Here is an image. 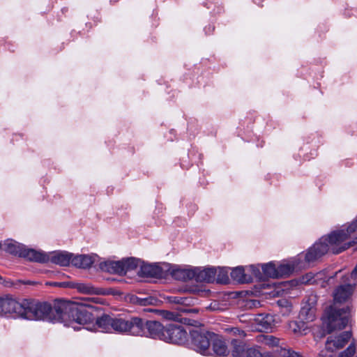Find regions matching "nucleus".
I'll list each match as a JSON object with an SVG mask.
<instances>
[{"label":"nucleus","instance_id":"bb28decb","mask_svg":"<svg viewBox=\"0 0 357 357\" xmlns=\"http://www.w3.org/2000/svg\"><path fill=\"white\" fill-rule=\"evenodd\" d=\"M294 266L291 264H280L277 267L278 278H284L289 276L294 271Z\"/></svg>","mask_w":357,"mask_h":357},{"label":"nucleus","instance_id":"49530a36","mask_svg":"<svg viewBox=\"0 0 357 357\" xmlns=\"http://www.w3.org/2000/svg\"><path fill=\"white\" fill-rule=\"evenodd\" d=\"M47 284L50 285H53V286H56V287L59 286V282H49Z\"/></svg>","mask_w":357,"mask_h":357},{"label":"nucleus","instance_id":"c85d7f7f","mask_svg":"<svg viewBox=\"0 0 357 357\" xmlns=\"http://www.w3.org/2000/svg\"><path fill=\"white\" fill-rule=\"evenodd\" d=\"M231 277L236 281L243 283L248 281L246 275L245 274L244 268L238 266L232 269L231 272Z\"/></svg>","mask_w":357,"mask_h":357},{"label":"nucleus","instance_id":"9b49d317","mask_svg":"<svg viewBox=\"0 0 357 357\" xmlns=\"http://www.w3.org/2000/svg\"><path fill=\"white\" fill-rule=\"evenodd\" d=\"M195 280L200 282L212 283L215 280L217 268L208 267L202 269L200 267H195Z\"/></svg>","mask_w":357,"mask_h":357},{"label":"nucleus","instance_id":"cd10ccee","mask_svg":"<svg viewBox=\"0 0 357 357\" xmlns=\"http://www.w3.org/2000/svg\"><path fill=\"white\" fill-rule=\"evenodd\" d=\"M300 318L304 321H312L316 317V312L310 307L303 306L299 313Z\"/></svg>","mask_w":357,"mask_h":357},{"label":"nucleus","instance_id":"aec40b11","mask_svg":"<svg viewBox=\"0 0 357 357\" xmlns=\"http://www.w3.org/2000/svg\"><path fill=\"white\" fill-rule=\"evenodd\" d=\"M24 247V245L13 239H8L2 244V248L4 251L10 255L19 257H21V252H22Z\"/></svg>","mask_w":357,"mask_h":357},{"label":"nucleus","instance_id":"dca6fc26","mask_svg":"<svg viewBox=\"0 0 357 357\" xmlns=\"http://www.w3.org/2000/svg\"><path fill=\"white\" fill-rule=\"evenodd\" d=\"M123 264L122 261H107L100 264L102 271L120 275H124Z\"/></svg>","mask_w":357,"mask_h":357},{"label":"nucleus","instance_id":"473e14b6","mask_svg":"<svg viewBox=\"0 0 357 357\" xmlns=\"http://www.w3.org/2000/svg\"><path fill=\"white\" fill-rule=\"evenodd\" d=\"M317 296L314 294H310L305 298L304 307H307L317 312Z\"/></svg>","mask_w":357,"mask_h":357},{"label":"nucleus","instance_id":"9d476101","mask_svg":"<svg viewBox=\"0 0 357 357\" xmlns=\"http://www.w3.org/2000/svg\"><path fill=\"white\" fill-rule=\"evenodd\" d=\"M322 242L319 239L318 242L315 243L307 250L304 255L305 262L308 264L314 262L328 252V248L326 243Z\"/></svg>","mask_w":357,"mask_h":357},{"label":"nucleus","instance_id":"7ed1b4c3","mask_svg":"<svg viewBox=\"0 0 357 357\" xmlns=\"http://www.w3.org/2000/svg\"><path fill=\"white\" fill-rule=\"evenodd\" d=\"M64 300L57 299L53 305L48 302L35 299H24L22 318L30 320H43L61 322L62 311H58L56 306Z\"/></svg>","mask_w":357,"mask_h":357},{"label":"nucleus","instance_id":"39448f33","mask_svg":"<svg viewBox=\"0 0 357 357\" xmlns=\"http://www.w3.org/2000/svg\"><path fill=\"white\" fill-rule=\"evenodd\" d=\"M326 319V333L330 334L334 331L342 330L346 327L349 320V307L339 308L335 303L329 306L325 311Z\"/></svg>","mask_w":357,"mask_h":357},{"label":"nucleus","instance_id":"f257e3e1","mask_svg":"<svg viewBox=\"0 0 357 357\" xmlns=\"http://www.w3.org/2000/svg\"><path fill=\"white\" fill-rule=\"evenodd\" d=\"M97 324L102 332L113 331L120 334L146 336L162 340L165 326L159 321L146 320L139 317H121L103 314L97 320Z\"/></svg>","mask_w":357,"mask_h":357},{"label":"nucleus","instance_id":"2f4dec72","mask_svg":"<svg viewBox=\"0 0 357 357\" xmlns=\"http://www.w3.org/2000/svg\"><path fill=\"white\" fill-rule=\"evenodd\" d=\"M215 280L220 284H227L229 281L227 269L219 267L217 269Z\"/></svg>","mask_w":357,"mask_h":357},{"label":"nucleus","instance_id":"4468645a","mask_svg":"<svg viewBox=\"0 0 357 357\" xmlns=\"http://www.w3.org/2000/svg\"><path fill=\"white\" fill-rule=\"evenodd\" d=\"M142 276L160 278L165 276L163 268L157 264H144L143 261L139 272Z\"/></svg>","mask_w":357,"mask_h":357},{"label":"nucleus","instance_id":"c756f323","mask_svg":"<svg viewBox=\"0 0 357 357\" xmlns=\"http://www.w3.org/2000/svg\"><path fill=\"white\" fill-rule=\"evenodd\" d=\"M261 268L264 273V275L266 277L277 278H278V271L275 264L272 262L263 264L261 266Z\"/></svg>","mask_w":357,"mask_h":357},{"label":"nucleus","instance_id":"7c9ffc66","mask_svg":"<svg viewBox=\"0 0 357 357\" xmlns=\"http://www.w3.org/2000/svg\"><path fill=\"white\" fill-rule=\"evenodd\" d=\"M225 331L230 335L231 340L233 338L240 339L243 340L246 336V333L243 330L240 329L237 327L226 328Z\"/></svg>","mask_w":357,"mask_h":357},{"label":"nucleus","instance_id":"6e6552de","mask_svg":"<svg viewBox=\"0 0 357 357\" xmlns=\"http://www.w3.org/2000/svg\"><path fill=\"white\" fill-rule=\"evenodd\" d=\"M230 344L233 357H263L257 348L249 347L244 340L233 338Z\"/></svg>","mask_w":357,"mask_h":357},{"label":"nucleus","instance_id":"393cba45","mask_svg":"<svg viewBox=\"0 0 357 357\" xmlns=\"http://www.w3.org/2000/svg\"><path fill=\"white\" fill-rule=\"evenodd\" d=\"M121 261L123 264V268L124 269V275H126L127 272L134 271L138 267L141 268L142 263L140 259L135 257L123 259Z\"/></svg>","mask_w":357,"mask_h":357},{"label":"nucleus","instance_id":"58836bf2","mask_svg":"<svg viewBox=\"0 0 357 357\" xmlns=\"http://www.w3.org/2000/svg\"><path fill=\"white\" fill-rule=\"evenodd\" d=\"M162 315L167 319H176L177 318L176 315L174 312L169 311H163Z\"/></svg>","mask_w":357,"mask_h":357},{"label":"nucleus","instance_id":"f8f14e48","mask_svg":"<svg viewBox=\"0 0 357 357\" xmlns=\"http://www.w3.org/2000/svg\"><path fill=\"white\" fill-rule=\"evenodd\" d=\"M20 257L25 258L31 261L38 263H46L50 261V257L46 253L37 251L34 249L27 248L25 245L22 252H21Z\"/></svg>","mask_w":357,"mask_h":357},{"label":"nucleus","instance_id":"0eeeda50","mask_svg":"<svg viewBox=\"0 0 357 357\" xmlns=\"http://www.w3.org/2000/svg\"><path fill=\"white\" fill-rule=\"evenodd\" d=\"M162 340L177 344H185L188 340V333L183 326L176 324H169L165 328Z\"/></svg>","mask_w":357,"mask_h":357},{"label":"nucleus","instance_id":"37998d69","mask_svg":"<svg viewBox=\"0 0 357 357\" xmlns=\"http://www.w3.org/2000/svg\"><path fill=\"white\" fill-rule=\"evenodd\" d=\"M23 283L26 284H37V282H33V281H30V280L24 281V282H23Z\"/></svg>","mask_w":357,"mask_h":357},{"label":"nucleus","instance_id":"ddd939ff","mask_svg":"<svg viewBox=\"0 0 357 357\" xmlns=\"http://www.w3.org/2000/svg\"><path fill=\"white\" fill-rule=\"evenodd\" d=\"M211 345L214 354L218 356H225L229 354L227 346L222 337L215 333L212 335Z\"/></svg>","mask_w":357,"mask_h":357},{"label":"nucleus","instance_id":"4be33fe9","mask_svg":"<svg viewBox=\"0 0 357 357\" xmlns=\"http://www.w3.org/2000/svg\"><path fill=\"white\" fill-rule=\"evenodd\" d=\"M307 328L303 320L302 321H291L288 323V331L296 336L305 335Z\"/></svg>","mask_w":357,"mask_h":357},{"label":"nucleus","instance_id":"a211bd4d","mask_svg":"<svg viewBox=\"0 0 357 357\" xmlns=\"http://www.w3.org/2000/svg\"><path fill=\"white\" fill-rule=\"evenodd\" d=\"M255 321L258 326L261 327V331L271 330L275 325V317L270 314H258Z\"/></svg>","mask_w":357,"mask_h":357},{"label":"nucleus","instance_id":"de8ad7c7","mask_svg":"<svg viewBox=\"0 0 357 357\" xmlns=\"http://www.w3.org/2000/svg\"><path fill=\"white\" fill-rule=\"evenodd\" d=\"M325 335H326V333H323V334L321 335V337H324Z\"/></svg>","mask_w":357,"mask_h":357},{"label":"nucleus","instance_id":"a19ab883","mask_svg":"<svg viewBox=\"0 0 357 357\" xmlns=\"http://www.w3.org/2000/svg\"><path fill=\"white\" fill-rule=\"evenodd\" d=\"M317 357H333L331 354H328L327 351H321Z\"/></svg>","mask_w":357,"mask_h":357},{"label":"nucleus","instance_id":"f704fd0d","mask_svg":"<svg viewBox=\"0 0 357 357\" xmlns=\"http://www.w3.org/2000/svg\"><path fill=\"white\" fill-rule=\"evenodd\" d=\"M356 353V344L351 342L350 345L342 352H341L338 357H353Z\"/></svg>","mask_w":357,"mask_h":357},{"label":"nucleus","instance_id":"e433bc0d","mask_svg":"<svg viewBox=\"0 0 357 357\" xmlns=\"http://www.w3.org/2000/svg\"><path fill=\"white\" fill-rule=\"evenodd\" d=\"M167 301L171 303L185 305L186 302L188 301V298L186 297L178 296H171L167 297Z\"/></svg>","mask_w":357,"mask_h":357},{"label":"nucleus","instance_id":"412c9836","mask_svg":"<svg viewBox=\"0 0 357 357\" xmlns=\"http://www.w3.org/2000/svg\"><path fill=\"white\" fill-rule=\"evenodd\" d=\"M73 255L66 252H59L54 253L50 258V260L56 264L60 266H66L72 263Z\"/></svg>","mask_w":357,"mask_h":357},{"label":"nucleus","instance_id":"6ab92c4d","mask_svg":"<svg viewBox=\"0 0 357 357\" xmlns=\"http://www.w3.org/2000/svg\"><path fill=\"white\" fill-rule=\"evenodd\" d=\"M353 286L351 284L340 285L334 292V301L335 303H342L347 301L351 295Z\"/></svg>","mask_w":357,"mask_h":357},{"label":"nucleus","instance_id":"ea45409f","mask_svg":"<svg viewBox=\"0 0 357 357\" xmlns=\"http://www.w3.org/2000/svg\"><path fill=\"white\" fill-rule=\"evenodd\" d=\"M180 321L182 323H183L184 324H186V325H188V326H195V324L197 323L196 321L187 318V317H182V318H181Z\"/></svg>","mask_w":357,"mask_h":357},{"label":"nucleus","instance_id":"72a5a7b5","mask_svg":"<svg viewBox=\"0 0 357 357\" xmlns=\"http://www.w3.org/2000/svg\"><path fill=\"white\" fill-rule=\"evenodd\" d=\"M262 342L269 346H276L279 344V339L271 335H262Z\"/></svg>","mask_w":357,"mask_h":357},{"label":"nucleus","instance_id":"b1692460","mask_svg":"<svg viewBox=\"0 0 357 357\" xmlns=\"http://www.w3.org/2000/svg\"><path fill=\"white\" fill-rule=\"evenodd\" d=\"M76 289L78 290V291L82 294L95 295L105 294V292L102 289L94 287L91 284L77 283L76 284Z\"/></svg>","mask_w":357,"mask_h":357},{"label":"nucleus","instance_id":"09e8293b","mask_svg":"<svg viewBox=\"0 0 357 357\" xmlns=\"http://www.w3.org/2000/svg\"><path fill=\"white\" fill-rule=\"evenodd\" d=\"M2 248V244L0 243V249Z\"/></svg>","mask_w":357,"mask_h":357},{"label":"nucleus","instance_id":"a18cd8bd","mask_svg":"<svg viewBox=\"0 0 357 357\" xmlns=\"http://www.w3.org/2000/svg\"><path fill=\"white\" fill-rule=\"evenodd\" d=\"M180 310H181V311H182V312H190V310L186 309L185 307H181V308L180 309Z\"/></svg>","mask_w":357,"mask_h":357},{"label":"nucleus","instance_id":"a878e982","mask_svg":"<svg viewBox=\"0 0 357 357\" xmlns=\"http://www.w3.org/2000/svg\"><path fill=\"white\" fill-rule=\"evenodd\" d=\"M130 301L133 304L146 306L153 305L156 299L153 296L139 297L132 295L130 296Z\"/></svg>","mask_w":357,"mask_h":357},{"label":"nucleus","instance_id":"20e7f679","mask_svg":"<svg viewBox=\"0 0 357 357\" xmlns=\"http://www.w3.org/2000/svg\"><path fill=\"white\" fill-rule=\"evenodd\" d=\"M356 230L357 216L346 229L333 231L320 239L323 241V243H326L328 248V251H331L333 254H339L357 243V238H356V241L347 242L350 236Z\"/></svg>","mask_w":357,"mask_h":357},{"label":"nucleus","instance_id":"8fccbe9b","mask_svg":"<svg viewBox=\"0 0 357 357\" xmlns=\"http://www.w3.org/2000/svg\"><path fill=\"white\" fill-rule=\"evenodd\" d=\"M1 279H2V278L0 276V280H1Z\"/></svg>","mask_w":357,"mask_h":357},{"label":"nucleus","instance_id":"c9c22d12","mask_svg":"<svg viewBox=\"0 0 357 357\" xmlns=\"http://www.w3.org/2000/svg\"><path fill=\"white\" fill-rule=\"evenodd\" d=\"M279 356L280 357H303L299 353L291 349H281Z\"/></svg>","mask_w":357,"mask_h":357},{"label":"nucleus","instance_id":"f3484780","mask_svg":"<svg viewBox=\"0 0 357 357\" xmlns=\"http://www.w3.org/2000/svg\"><path fill=\"white\" fill-rule=\"evenodd\" d=\"M172 276L178 280L187 281L190 280H195V268H173L170 271Z\"/></svg>","mask_w":357,"mask_h":357},{"label":"nucleus","instance_id":"423d86ee","mask_svg":"<svg viewBox=\"0 0 357 357\" xmlns=\"http://www.w3.org/2000/svg\"><path fill=\"white\" fill-rule=\"evenodd\" d=\"M213 332L202 329L190 331L192 348L200 354H210L211 340Z\"/></svg>","mask_w":357,"mask_h":357},{"label":"nucleus","instance_id":"4c0bfd02","mask_svg":"<svg viewBox=\"0 0 357 357\" xmlns=\"http://www.w3.org/2000/svg\"><path fill=\"white\" fill-rule=\"evenodd\" d=\"M250 269L253 273V275L259 278V279H261L262 278V274L259 270V268L257 267V266H255L254 265H252L250 266Z\"/></svg>","mask_w":357,"mask_h":357},{"label":"nucleus","instance_id":"1a4fd4ad","mask_svg":"<svg viewBox=\"0 0 357 357\" xmlns=\"http://www.w3.org/2000/svg\"><path fill=\"white\" fill-rule=\"evenodd\" d=\"M24 300L19 303L8 296L0 298V316L15 314L22 318L23 312H24Z\"/></svg>","mask_w":357,"mask_h":357},{"label":"nucleus","instance_id":"f03ea898","mask_svg":"<svg viewBox=\"0 0 357 357\" xmlns=\"http://www.w3.org/2000/svg\"><path fill=\"white\" fill-rule=\"evenodd\" d=\"M93 307L83 303H77L69 301H63L56 306L58 311H62L61 322L66 326H70L73 323L85 325L96 321V325L101 331L97 324V320L100 317H95L93 314Z\"/></svg>","mask_w":357,"mask_h":357},{"label":"nucleus","instance_id":"c03bdc74","mask_svg":"<svg viewBox=\"0 0 357 357\" xmlns=\"http://www.w3.org/2000/svg\"><path fill=\"white\" fill-rule=\"evenodd\" d=\"M66 286L67 285H66V282H59V286L58 287H66Z\"/></svg>","mask_w":357,"mask_h":357},{"label":"nucleus","instance_id":"79ce46f5","mask_svg":"<svg viewBox=\"0 0 357 357\" xmlns=\"http://www.w3.org/2000/svg\"><path fill=\"white\" fill-rule=\"evenodd\" d=\"M351 277L354 279L357 278V265L354 268V269L352 271L351 273Z\"/></svg>","mask_w":357,"mask_h":357},{"label":"nucleus","instance_id":"2eb2a0df","mask_svg":"<svg viewBox=\"0 0 357 357\" xmlns=\"http://www.w3.org/2000/svg\"><path fill=\"white\" fill-rule=\"evenodd\" d=\"M351 335L352 334L351 331H344L340 334L338 336L335 337L334 339L328 337L326 341L327 349H332V348L330 347L331 344L332 343L335 349L343 348L351 339Z\"/></svg>","mask_w":357,"mask_h":357},{"label":"nucleus","instance_id":"5701e85b","mask_svg":"<svg viewBox=\"0 0 357 357\" xmlns=\"http://www.w3.org/2000/svg\"><path fill=\"white\" fill-rule=\"evenodd\" d=\"M93 263L92 257L89 255H81L72 257V264L79 268H89Z\"/></svg>","mask_w":357,"mask_h":357}]
</instances>
